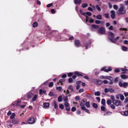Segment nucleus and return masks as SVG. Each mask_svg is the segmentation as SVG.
I'll list each match as a JSON object with an SVG mask.
<instances>
[{"label": "nucleus", "instance_id": "f257e3e1", "mask_svg": "<svg viewBox=\"0 0 128 128\" xmlns=\"http://www.w3.org/2000/svg\"><path fill=\"white\" fill-rule=\"evenodd\" d=\"M108 36H110V40L112 42H113V44H116V42H118V40L120 38L119 36H117L116 38H114V34L112 33V32H108Z\"/></svg>", "mask_w": 128, "mask_h": 128}, {"label": "nucleus", "instance_id": "f03ea898", "mask_svg": "<svg viewBox=\"0 0 128 128\" xmlns=\"http://www.w3.org/2000/svg\"><path fill=\"white\" fill-rule=\"evenodd\" d=\"M126 12L124 10V6L122 4H120V8L118 10V14L120 16V14H124Z\"/></svg>", "mask_w": 128, "mask_h": 128}, {"label": "nucleus", "instance_id": "7ed1b4c3", "mask_svg": "<svg viewBox=\"0 0 128 128\" xmlns=\"http://www.w3.org/2000/svg\"><path fill=\"white\" fill-rule=\"evenodd\" d=\"M112 70V67H104L100 70L101 72H108Z\"/></svg>", "mask_w": 128, "mask_h": 128}, {"label": "nucleus", "instance_id": "20e7f679", "mask_svg": "<svg viewBox=\"0 0 128 128\" xmlns=\"http://www.w3.org/2000/svg\"><path fill=\"white\" fill-rule=\"evenodd\" d=\"M28 122L29 124H35L36 122V119H34V117H31L28 119Z\"/></svg>", "mask_w": 128, "mask_h": 128}, {"label": "nucleus", "instance_id": "39448f33", "mask_svg": "<svg viewBox=\"0 0 128 128\" xmlns=\"http://www.w3.org/2000/svg\"><path fill=\"white\" fill-rule=\"evenodd\" d=\"M113 104L116 106H122V101L120 100H116L112 102Z\"/></svg>", "mask_w": 128, "mask_h": 128}, {"label": "nucleus", "instance_id": "423d86ee", "mask_svg": "<svg viewBox=\"0 0 128 128\" xmlns=\"http://www.w3.org/2000/svg\"><path fill=\"white\" fill-rule=\"evenodd\" d=\"M98 32L100 34H104V33L106 32V28L104 27L100 28L98 30Z\"/></svg>", "mask_w": 128, "mask_h": 128}, {"label": "nucleus", "instance_id": "0eeeda50", "mask_svg": "<svg viewBox=\"0 0 128 128\" xmlns=\"http://www.w3.org/2000/svg\"><path fill=\"white\" fill-rule=\"evenodd\" d=\"M64 106L67 112H70V104H68V102H65Z\"/></svg>", "mask_w": 128, "mask_h": 128}, {"label": "nucleus", "instance_id": "6e6552de", "mask_svg": "<svg viewBox=\"0 0 128 128\" xmlns=\"http://www.w3.org/2000/svg\"><path fill=\"white\" fill-rule=\"evenodd\" d=\"M34 94L33 93L29 92L26 94V98H28V100H30V99L32 98V97L34 96Z\"/></svg>", "mask_w": 128, "mask_h": 128}, {"label": "nucleus", "instance_id": "1a4fd4ad", "mask_svg": "<svg viewBox=\"0 0 128 128\" xmlns=\"http://www.w3.org/2000/svg\"><path fill=\"white\" fill-rule=\"evenodd\" d=\"M20 104H22L21 100L16 101L12 103L13 106H20Z\"/></svg>", "mask_w": 128, "mask_h": 128}, {"label": "nucleus", "instance_id": "9d476101", "mask_svg": "<svg viewBox=\"0 0 128 128\" xmlns=\"http://www.w3.org/2000/svg\"><path fill=\"white\" fill-rule=\"evenodd\" d=\"M88 22L92 24L94 22V20H92V18L88 17V16H86V22Z\"/></svg>", "mask_w": 128, "mask_h": 128}, {"label": "nucleus", "instance_id": "9b49d317", "mask_svg": "<svg viewBox=\"0 0 128 128\" xmlns=\"http://www.w3.org/2000/svg\"><path fill=\"white\" fill-rule=\"evenodd\" d=\"M104 80H110L111 82L114 80V78L110 76H104Z\"/></svg>", "mask_w": 128, "mask_h": 128}, {"label": "nucleus", "instance_id": "f8f14e48", "mask_svg": "<svg viewBox=\"0 0 128 128\" xmlns=\"http://www.w3.org/2000/svg\"><path fill=\"white\" fill-rule=\"evenodd\" d=\"M98 28H100V26H98V25H96V24L92 25V30H98Z\"/></svg>", "mask_w": 128, "mask_h": 128}, {"label": "nucleus", "instance_id": "ddd939ff", "mask_svg": "<svg viewBox=\"0 0 128 128\" xmlns=\"http://www.w3.org/2000/svg\"><path fill=\"white\" fill-rule=\"evenodd\" d=\"M74 44L78 48L80 47V40H76L74 41Z\"/></svg>", "mask_w": 128, "mask_h": 128}, {"label": "nucleus", "instance_id": "4468645a", "mask_svg": "<svg viewBox=\"0 0 128 128\" xmlns=\"http://www.w3.org/2000/svg\"><path fill=\"white\" fill-rule=\"evenodd\" d=\"M110 14L112 18H116V12L114 10H112Z\"/></svg>", "mask_w": 128, "mask_h": 128}, {"label": "nucleus", "instance_id": "2eb2a0df", "mask_svg": "<svg viewBox=\"0 0 128 128\" xmlns=\"http://www.w3.org/2000/svg\"><path fill=\"white\" fill-rule=\"evenodd\" d=\"M82 16H92V12H84L82 14Z\"/></svg>", "mask_w": 128, "mask_h": 128}, {"label": "nucleus", "instance_id": "dca6fc26", "mask_svg": "<svg viewBox=\"0 0 128 128\" xmlns=\"http://www.w3.org/2000/svg\"><path fill=\"white\" fill-rule=\"evenodd\" d=\"M38 96L37 94H34V96L32 98V102H34L36 101V100H38Z\"/></svg>", "mask_w": 128, "mask_h": 128}, {"label": "nucleus", "instance_id": "f3484780", "mask_svg": "<svg viewBox=\"0 0 128 128\" xmlns=\"http://www.w3.org/2000/svg\"><path fill=\"white\" fill-rule=\"evenodd\" d=\"M80 108L82 110H85L86 112H87V114H90V110H88V109H86V107H81Z\"/></svg>", "mask_w": 128, "mask_h": 128}, {"label": "nucleus", "instance_id": "a211bd4d", "mask_svg": "<svg viewBox=\"0 0 128 128\" xmlns=\"http://www.w3.org/2000/svg\"><path fill=\"white\" fill-rule=\"evenodd\" d=\"M95 24H104V21H100L98 20H95Z\"/></svg>", "mask_w": 128, "mask_h": 128}, {"label": "nucleus", "instance_id": "6ab92c4d", "mask_svg": "<svg viewBox=\"0 0 128 128\" xmlns=\"http://www.w3.org/2000/svg\"><path fill=\"white\" fill-rule=\"evenodd\" d=\"M43 106H44V108H48L50 107V103L48 102L44 103Z\"/></svg>", "mask_w": 128, "mask_h": 128}, {"label": "nucleus", "instance_id": "aec40b11", "mask_svg": "<svg viewBox=\"0 0 128 128\" xmlns=\"http://www.w3.org/2000/svg\"><path fill=\"white\" fill-rule=\"evenodd\" d=\"M74 2L76 4H82V0H74Z\"/></svg>", "mask_w": 128, "mask_h": 128}, {"label": "nucleus", "instance_id": "412c9836", "mask_svg": "<svg viewBox=\"0 0 128 128\" xmlns=\"http://www.w3.org/2000/svg\"><path fill=\"white\" fill-rule=\"evenodd\" d=\"M121 70L122 72V74H126L128 70L126 68H121Z\"/></svg>", "mask_w": 128, "mask_h": 128}, {"label": "nucleus", "instance_id": "4be33fe9", "mask_svg": "<svg viewBox=\"0 0 128 128\" xmlns=\"http://www.w3.org/2000/svg\"><path fill=\"white\" fill-rule=\"evenodd\" d=\"M120 78H122V80H126L128 79V76L125 74H122L120 75Z\"/></svg>", "mask_w": 128, "mask_h": 128}, {"label": "nucleus", "instance_id": "5701e85b", "mask_svg": "<svg viewBox=\"0 0 128 128\" xmlns=\"http://www.w3.org/2000/svg\"><path fill=\"white\" fill-rule=\"evenodd\" d=\"M12 122L14 124H18V121L16 120V119H12Z\"/></svg>", "mask_w": 128, "mask_h": 128}, {"label": "nucleus", "instance_id": "b1692460", "mask_svg": "<svg viewBox=\"0 0 128 128\" xmlns=\"http://www.w3.org/2000/svg\"><path fill=\"white\" fill-rule=\"evenodd\" d=\"M74 74H76V76H83L84 75L80 72H74Z\"/></svg>", "mask_w": 128, "mask_h": 128}, {"label": "nucleus", "instance_id": "393cba45", "mask_svg": "<svg viewBox=\"0 0 128 128\" xmlns=\"http://www.w3.org/2000/svg\"><path fill=\"white\" fill-rule=\"evenodd\" d=\"M46 92V90H42V89H40V94H44Z\"/></svg>", "mask_w": 128, "mask_h": 128}, {"label": "nucleus", "instance_id": "a878e982", "mask_svg": "<svg viewBox=\"0 0 128 128\" xmlns=\"http://www.w3.org/2000/svg\"><path fill=\"white\" fill-rule=\"evenodd\" d=\"M90 42H89L87 44H84V46L85 47L86 50H88V46H90Z\"/></svg>", "mask_w": 128, "mask_h": 128}, {"label": "nucleus", "instance_id": "bb28decb", "mask_svg": "<svg viewBox=\"0 0 128 128\" xmlns=\"http://www.w3.org/2000/svg\"><path fill=\"white\" fill-rule=\"evenodd\" d=\"M102 84V80H96V84Z\"/></svg>", "mask_w": 128, "mask_h": 128}, {"label": "nucleus", "instance_id": "cd10ccee", "mask_svg": "<svg viewBox=\"0 0 128 128\" xmlns=\"http://www.w3.org/2000/svg\"><path fill=\"white\" fill-rule=\"evenodd\" d=\"M96 18H97V20H102V16L99 14L96 16Z\"/></svg>", "mask_w": 128, "mask_h": 128}, {"label": "nucleus", "instance_id": "c85d7f7f", "mask_svg": "<svg viewBox=\"0 0 128 128\" xmlns=\"http://www.w3.org/2000/svg\"><path fill=\"white\" fill-rule=\"evenodd\" d=\"M112 114V112L108 111L104 114V116H110Z\"/></svg>", "mask_w": 128, "mask_h": 128}, {"label": "nucleus", "instance_id": "c756f323", "mask_svg": "<svg viewBox=\"0 0 128 128\" xmlns=\"http://www.w3.org/2000/svg\"><path fill=\"white\" fill-rule=\"evenodd\" d=\"M94 95L96 96H100V91H97L95 92Z\"/></svg>", "mask_w": 128, "mask_h": 128}, {"label": "nucleus", "instance_id": "7c9ffc66", "mask_svg": "<svg viewBox=\"0 0 128 128\" xmlns=\"http://www.w3.org/2000/svg\"><path fill=\"white\" fill-rule=\"evenodd\" d=\"M68 90H71V92H74V87L70 85L68 88Z\"/></svg>", "mask_w": 128, "mask_h": 128}, {"label": "nucleus", "instance_id": "2f4dec72", "mask_svg": "<svg viewBox=\"0 0 128 128\" xmlns=\"http://www.w3.org/2000/svg\"><path fill=\"white\" fill-rule=\"evenodd\" d=\"M63 100L65 102H68V96H66L64 98H63Z\"/></svg>", "mask_w": 128, "mask_h": 128}, {"label": "nucleus", "instance_id": "473e14b6", "mask_svg": "<svg viewBox=\"0 0 128 128\" xmlns=\"http://www.w3.org/2000/svg\"><path fill=\"white\" fill-rule=\"evenodd\" d=\"M101 104L103 106H106V100L104 98H102L101 101Z\"/></svg>", "mask_w": 128, "mask_h": 128}, {"label": "nucleus", "instance_id": "72a5a7b5", "mask_svg": "<svg viewBox=\"0 0 128 128\" xmlns=\"http://www.w3.org/2000/svg\"><path fill=\"white\" fill-rule=\"evenodd\" d=\"M14 118H16V114L12 113L10 116V118H11V120H14Z\"/></svg>", "mask_w": 128, "mask_h": 128}, {"label": "nucleus", "instance_id": "f704fd0d", "mask_svg": "<svg viewBox=\"0 0 128 128\" xmlns=\"http://www.w3.org/2000/svg\"><path fill=\"white\" fill-rule=\"evenodd\" d=\"M100 110L102 112H106V108L104 106H101Z\"/></svg>", "mask_w": 128, "mask_h": 128}, {"label": "nucleus", "instance_id": "c9c22d12", "mask_svg": "<svg viewBox=\"0 0 128 128\" xmlns=\"http://www.w3.org/2000/svg\"><path fill=\"white\" fill-rule=\"evenodd\" d=\"M128 86V83L126 82H124L123 83V88H126V87Z\"/></svg>", "mask_w": 128, "mask_h": 128}, {"label": "nucleus", "instance_id": "e433bc0d", "mask_svg": "<svg viewBox=\"0 0 128 128\" xmlns=\"http://www.w3.org/2000/svg\"><path fill=\"white\" fill-rule=\"evenodd\" d=\"M56 90H58V92H62V86L56 87Z\"/></svg>", "mask_w": 128, "mask_h": 128}, {"label": "nucleus", "instance_id": "4c0bfd02", "mask_svg": "<svg viewBox=\"0 0 128 128\" xmlns=\"http://www.w3.org/2000/svg\"><path fill=\"white\" fill-rule=\"evenodd\" d=\"M38 25V24L37 22H34L32 24V27L33 28H36Z\"/></svg>", "mask_w": 128, "mask_h": 128}, {"label": "nucleus", "instance_id": "58836bf2", "mask_svg": "<svg viewBox=\"0 0 128 128\" xmlns=\"http://www.w3.org/2000/svg\"><path fill=\"white\" fill-rule=\"evenodd\" d=\"M58 102H62V96H60L58 98Z\"/></svg>", "mask_w": 128, "mask_h": 128}, {"label": "nucleus", "instance_id": "ea45409f", "mask_svg": "<svg viewBox=\"0 0 128 128\" xmlns=\"http://www.w3.org/2000/svg\"><path fill=\"white\" fill-rule=\"evenodd\" d=\"M54 108H58V104H56V101H54Z\"/></svg>", "mask_w": 128, "mask_h": 128}, {"label": "nucleus", "instance_id": "a19ab883", "mask_svg": "<svg viewBox=\"0 0 128 128\" xmlns=\"http://www.w3.org/2000/svg\"><path fill=\"white\" fill-rule=\"evenodd\" d=\"M110 98L112 100V102H114V100H116V99L114 98V96L112 95L110 96Z\"/></svg>", "mask_w": 128, "mask_h": 128}, {"label": "nucleus", "instance_id": "79ce46f5", "mask_svg": "<svg viewBox=\"0 0 128 128\" xmlns=\"http://www.w3.org/2000/svg\"><path fill=\"white\" fill-rule=\"evenodd\" d=\"M86 106L88 108H90V102H86Z\"/></svg>", "mask_w": 128, "mask_h": 128}, {"label": "nucleus", "instance_id": "37998d69", "mask_svg": "<svg viewBox=\"0 0 128 128\" xmlns=\"http://www.w3.org/2000/svg\"><path fill=\"white\" fill-rule=\"evenodd\" d=\"M66 82V79H64V78H62V79H60V80H59V82L60 84H62V82ZM59 82H58V84H59Z\"/></svg>", "mask_w": 128, "mask_h": 128}, {"label": "nucleus", "instance_id": "c03bdc74", "mask_svg": "<svg viewBox=\"0 0 128 128\" xmlns=\"http://www.w3.org/2000/svg\"><path fill=\"white\" fill-rule=\"evenodd\" d=\"M84 101H83L81 103H80V106H81V108H86L84 106Z\"/></svg>", "mask_w": 128, "mask_h": 128}, {"label": "nucleus", "instance_id": "a18cd8bd", "mask_svg": "<svg viewBox=\"0 0 128 128\" xmlns=\"http://www.w3.org/2000/svg\"><path fill=\"white\" fill-rule=\"evenodd\" d=\"M92 106L94 108H98V104L96 103H93Z\"/></svg>", "mask_w": 128, "mask_h": 128}, {"label": "nucleus", "instance_id": "49530a36", "mask_svg": "<svg viewBox=\"0 0 128 128\" xmlns=\"http://www.w3.org/2000/svg\"><path fill=\"white\" fill-rule=\"evenodd\" d=\"M106 104L108 106H110L112 104V100H108L106 101Z\"/></svg>", "mask_w": 128, "mask_h": 128}, {"label": "nucleus", "instance_id": "de8ad7c7", "mask_svg": "<svg viewBox=\"0 0 128 128\" xmlns=\"http://www.w3.org/2000/svg\"><path fill=\"white\" fill-rule=\"evenodd\" d=\"M59 108L60 110H64V104H60Z\"/></svg>", "mask_w": 128, "mask_h": 128}, {"label": "nucleus", "instance_id": "09e8293b", "mask_svg": "<svg viewBox=\"0 0 128 128\" xmlns=\"http://www.w3.org/2000/svg\"><path fill=\"white\" fill-rule=\"evenodd\" d=\"M88 4H82V8H87V6H88Z\"/></svg>", "mask_w": 128, "mask_h": 128}, {"label": "nucleus", "instance_id": "8fccbe9b", "mask_svg": "<svg viewBox=\"0 0 128 128\" xmlns=\"http://www.w3.org/2000/svg\"><path fill=\"white\" fill-rule=\"evenodd\" d=\"M104 92L106 94H108V92H110V88H104Z\"/></svg>", "mask_w": 128, "mask_h": 128}, {"label": "nucleus", "instance_id": "3c124183", "mask_svg": "<svg viewBox=\"0 0 128 128\" xmlns=\"http://www.w3.org/2000/svg\"><path fill=\"white\" fill-rule=\"evenodd\" d=\"M110 106L112 110H116V106L114 104H112Z\"/></svg>", "mask_w": 128, "mask_h": 128}, {"label": "nucleus", "instance_id": "603ef678", "mask_svg": "<svg viewBox=\"0 0 128 128\" xmlns=\"http://www.w3.org/2000/svg\"><path fill=\"white\" fill-rule=\"evenodd\" d=\"M54 86V82H50L49 84H48V87L49 88H52Z\"/></svg>", "mask_w": 128, "mask_h": 128}, {"label": "nucleus", "instance_id": "864d4df0", "mask_svg": "<svg viewBox=\"0 0 128 128\" xmlns=\"http://www.w3.org/2000/svg\"><path fill=\"white\" fill-rule=\"evenodd\" d=\"M124 114L125 116H128V110L124 112Z\"/></svg>", "mask_w": 128, "mask_h": 128}, {"label": "nucleus", "instance_id": "5fc2aeb1", "mask_svg": "<svg viewBox=\"0 0 128 128\" xmlns=\"http://www.w3.org/2000/svg\"><path fill=\"white\" fill-rule=\"evenodd\" d=\"M120 98L121 100H124V95L120 94Z\"/></svg>", "mask_w": 128, "mask_h": 128}, {"label": "nucleus", "instance_id": "6e6d98bb", "mask_svg": "<svg viewBox=\"0 0 128 128\" xmlns=\"http://www.w3.org/2000/svg\"><path fill=\"white\" fill-rule=\"evenodd\" d=\"M118 84L120 88H122L124 86V83H122V82H120Z\"/></svg>", "mask_w": 128, "mask_h": 128}, {"label": "nucleus", "instance_id": "4d7b16f0", "mask_svg": "<svg viewBox=\"0 0 128 128\" xmlns=\"http://www.w3.org/2000/svg\"><path fill=\"white\" fill-rule=\"evenodd\" d=\"M120 72V70L118 68L114 70V72Z\"/></svg>", "mask_w": 128, "mask_h": 128}, {"label": "nucleus", "instance_id": "13d9d810", "mask_svg": "<svg viewBox=\"0 0 128 128\" xmlns=\"http://www.w3.org/2000/svg\"><path fill=\"white\" fill-rule=\"evenodd\" d=\"M122 50L126 51L128 50V48H126L124 46H123L122 47Z\"/></svg>", "mask_w": 128, "mask_h": 128}, {"label": "nucleus", "instance_id": "bf43d9fd", "mask_svg": "<svg viewBox=\"0 0 128 128\" xmlns=\"http://www.w3.org/2000/svg\"><path fill=\"white\" fill-rule=\"evenodd\" d=\"M96 8L98 10L99 12H100L102 10V9L100 8V6H98V5L96 6Z\"/></svg>", "mask_w": 128, "mask_h": 128}, {"label": "nucleus", "instance_id": "052dcab7", "mask_svg": "<svg viewBox=\"0 0 128 128\" xmlns=\"http://www.w3.org/2000/svg\"><path fill=\"white\" fill-rule=\"evenodd\" d=\"M113 8H114V10H118V6L116 4L114 5Z\"/></svg>", "mask_w": 128, "mask_h": 128}, {"label": "nucleus", "instance_id": "680f3d73", "mask_svg": "<svg viewBox=\"0 0 128 128\" xmlns=\"http://www.w3.org/2000/svg\"><path fill=\"white\" fill-rule=\"evenodd\" d=\"M48 96H54V92H50L48 94Z\"/></svg>", "mask_w": 128, "mask_h": 128}, {"label": "nucleus", "instance_id": "e2e57ef3", "mask_svg": "<svg viewBox=\"0 0 128 128\" xmlns=\"http://www.w3.org/2000/svg\"><path fill=\"white\" fill-rule=\"evenodd\" d=\"M84 92V88H80L79 90L80 94L81 92Z\"/></svg>", "mask_w": 128, "mask_h": 128}, {"label": "nucleus", "instance_id": "0e129e2a", "mask_svg": "<svg viewBox=\"0 0 128 128\" xmlns=\"http://www.w3.org/2000/svg\"><path fill=\"white\" fill-rule=\"evenodd\" d=\"M74 74L72 72H69L68 74V76L69 77L72 76Z\"/></svg>", "mask_w": 128, "mask_h": 128}, {"label": "nucleus", "instance_id": "69168bd1", "mask_svg": "<svg viewBox=\"0 0 128 128\" xmlns=\"http://www.w3.org/2000/svg\"><path fill=\"white\" fill-rule=\"evenodd\" d=\"M114 92V89H112V88H110V92L112 93V92Z\"/></svg>", "mask_w": 128, "mask_h": 128}, {"label": "nucleus", "instance_id": "338daca9", "mask_svg": "<svg viewBox=\"0 0 128 128\" xmlns=\"http://www.w3.org/2000/svg\"><path fill=\"white\" fill-rule=\"evenodd\" d=\"M124 44H128V40H124Z\"/></svg>", "mask_w": 128, "mask_h": 128}, {"label": "nucleus", "instance_id": "774afa93", "mask_svg": "<svg viewBox=\"0 0 128 128\" xmlns=\"http://www.w3.org/2000/svg\"><path fill=\"white\" fill-rule=\"evenodd\" d=\"M128 97L126 98L124 102V104H128Z\"/></svg>", "mask_w": 128, "mask_h": 128}]
</instances>
